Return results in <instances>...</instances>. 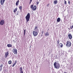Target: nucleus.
I'll return each instance as SVG.
<instances>
[{
    "instance_id": "nucleus-3",
    "label": "nucleus",
    "mask_w": 73,
    "mask_h": 73,
    "mask_svg": "<svg viewBox=\"0 0 73 73\" xmlns=\"http://www.w3.org/2000/svg\"><path fill=\"white\" fill-rule=\"evenodd\" d=\"M34 5H32L30 6V8L31 9H32L33 11H35L37 8V7L36 5H34Z\"/></svg>"
},
{
    "instance_id": "nucleus-24",
    "label": "nucleus",
    "mask_w": 73,
    "mask_h": 73,
    "mask_svg": "<svg viewBox=\"0 0 73 73\" xmlns=\"http://www.w3.org/2000/svg\"><path fill=\"white\" fill-rule=\"evenodd\" d=\"M3 64H1L0 67H1V68H2L3 67Z\"/></svg>"
},
{
    "instance_id": "nucleus-18",
    "label": "nucleus",
    "mask_w": 73,
    "mask_h": 73,
    "mask_svg": "<svg viewBox=\"0 0 73 73\" xmlns=\"http://www.w3.org/2000/svg\"><path fill=\"white\" fill-rule=\"evenodd\" d=\"M45 36H49V33L47 32L45 34Z\"/></svg>"
},
{
    "instance_id": "nucleus-25",
    "label": "nucleus",
    "mask_w": 73,
    "mask_h": 73,
    "mask_svg": "<svg viewBox=\"0 0 73 73\" xmlns=\"http://www.w3.org/2000/svg\"><path fill=\"white\" fill-rule=\"evenodd\" d=\"M59 42H60V41H59V40H58L57 41V44H59Z\"/></svg>"
},
{
    "instance_id": "nucleus-7",
    "label": "nucleus",
    "mask_w": 73,
    "mask_h": 73,
    "mask_svg": "<svg viewBox=\"0 0 73 73\" xmlns=\"http://www.w3.org/2000/svg\"><path fill=\"white\" fill-rule=\"evenodd\" d=\"M8 55H9V52L8 51L7 52H6L5 54V58H7V57H8Z\"/></svg>"
},
{
    "instance_id": "nucleus-30",
    "label": "nucleus",
    "mask_w": 73,
    "mask_h": 73,
    "mask_svg": "<svg viewBox=\"0 0 73 73\" xmlns=\"http://www.w3.org/2000/svg\"><path fill=\"white\" fill-rule=\"evenodd\" d=\"M39 3V2L38 1L36 2V4H37V5H38V4Z\"/></svg>"
},
{
    "instance_id": "nucleus-13",
    "label": "nucleus",
    "mask_w": 73,
    "mask_h": 73,
    "mask_svg": "<svg viewBox=\"0 0 73 73\" xmlns=\"http://www.w3.org/2000/svg\"><path fill=\"white\" fill-rule=\"evenodd\" d=\"M17 63V60H15L14 62V63H13L12 65V67H14V66H15V64H16Z\"/></svg>"
},
{
    "instance_id": "nucleus-8",
    "label": "nucleus",
    "mask_w": 73,
    "mask_h": 73,
    "mask_svg": "<svg viewBox=\"0 0 73 73\" xmlns=\"http://www.w3.org/2000/svg\"><path fill=\"white\" fill-rule=\"evenodd\" d=\"M33 34L34 36H36L38 33H37V32L34 31L33 32Z\"/></svg>"
},
{
    "instance_id": "nucleus-4",
    "label": "nucleus",
    "mask_w": 73,
    "mask_h": 73,
    "mask_svg": "<svg viewBox=\"0 0 73 73\" xmlns=\"http://www.w3.org/2000/svg\"><path fill=\"white\" fill-rule=\"evenodd\" d=\"M71 42L69 41H67V43L66 44L67 47H70L71 46Z\"/></svg>"
},
{
    "instance_id": "nucleus-23",
    "label": "nucleus",
    "mask_w": 73,
    "mask_h": 73,
    "mask_svg": "<svg viewBox=\"0 0 73 73\" xmlns=\"http://www.w3.org/2000/svg\"><path fill=\"white\" fill-rule=\"evenodd\" d=\"M19 8L20 10H22L23 7H22V6H20Z\"/></svg>"
},
{
    "instance_id": "nucleus-12",
    "label": "nucleus",
    "mask_w": 73,
    "mask_h": 73,
    "mask_svg": "<svg viewBox=\"0 0 73 73\" xmlns=\"http://www.w3.org/2000/svg\"><path fill=\"white\" fill-rule=\"evenodd\" d=\"M23 68L21 67L20 68V73H23Z\"/></svg>"
},
{
    "instance_id": "nucleus-16",
    "label": "nucleus",
    "mask_w": 73,
    "mask_h": 73,
    "mask_svg": "<svg viewBox=\"0 0 73 73\" xmlns=\"http://www.w3.org/2000/svg\"><path fill=\"white\" fill-rule=\"evenodd\" d=\"M19 0H18L16 2V5H19Z\"/></svg>"
},
{
    "instance_id": "nucleus-32",
    "label": "nucleus",
    "mask_w": 73,
    "mask_h": 73,
    "mask_svg": "<svg viewBox=\"0 0 73 73\" xmlns=\"http://www.w3.org/2000/svg\"><path fill=\"white\" fill-rule=\"evenodd\" d=\"M49 3L47 5V7H48V6H49Z\"/></svg>"
},
{
    "instance_id": "nucleus-5",
    "label": "nucleus",
    "mask_w": 73,
    "mask_h": 73,
    "mask_svg": "<svg viewBox=\"0 0 73 73\" xmlns=\"http://www.w3.org/2000/svg\"><path fill=\"white\" fill-rule=\"evenodd\" d=\"M13 52L14 54H17V50L15 48L13 49Z\"/></svg>"
},
{
    "instance_id": "nucleus-35",
    "label": "nucleus",
    "mask_w": 73,
    "mask_h": 73,
    "mask_svg": "<svg viewBox=\"0 0 73 73\" xmlns=\"http://www.w3.org/2000/svg\"><path fill=\"white\" fill-rule=\"evenodd\" d=\"M18 15V14H17V15Z\"/></svg>"
},
{
    "instance_id": "nucleus-15",
    "label": "nucleus",
    "mask_w": 73,
    "mask_h": 73,
    "mask_svg": "<svg viewBox=\"0 0 73 73\" xmlns=\"http://www.w3.org/2000/svg\"><path fill=\"white\" fill-rule=\"evenodd\" d=\"M17 11V7H16L15 9L14 10L13 12L15 13L16 11Z\"/></svg>"
},
{
    "instance_id": "nucleus-29",
    "label": "nucleus",
    "mask_w": 73,
    "mask_h": 73,
    "mask_svg": "<svg viewBox=\"0 0 73 73\" xmlns=\"http://www.w3.org/2000/svg\"><path fill=\"white\" fill-rule=\"evenodd\" d=\"M68 3L69 5H70V1H68Z\"/></svg>"
},
{
    "instance_id": "nucleus-26",
    "label": "nucleus",
    "mask_w": 73,
    "mask_h": 73,
    "mask_svg": "<svg viewBox=\"0 0 73 73\" xmlns=\"http://www.w3.org/2000/svg\"><path fill=\"white\" fill-rule=\"evenodd\" d=\"M1 70H2V68L0 66V72H1Z\"/></svg>"
},
{
    "instance_id": "nucleus-14",
    "label": "nucleus",
    "mask_w": 73,
    "mask_h": 73,
    "mask_svg": "<svg viewBox=\"0 0 73 73\" xmlns=\"http://www.w3.org/2000/svg\"><path fill=\"white\" fill-rule=\"evenodd\" d=\"M7 46L9 48H10V47L12 48V44H7Z\"/></svg>"
},
{
    "instance_id": "nucleus-1",
    "label": "nucleus",
    "mask_w": 73,
    "mask_h": 73,
    "mask_svg": "<svg viewBox=\"0 0 73 73\" xmlns=\"http://www.w3.org/2000/svg\"><path fill=\"white\" fill-rule=\"evenodd\" d=\"M54 68L57 69H59L60 67V64H59V63H57V62H54Z\"/></svg>"
},
{
    "instance_id": "nucleus-27",
    "label": "nucleus",
    "mask_w": 73,
    "mask_h": 73,
    "mask_svg": "<svg viewBox=\"0 0 73 73\" xmlns=\"http://www.w3.org/2000/svg\"><path fill=\"white\" fill-rule=\"evenodd\" d=\"M64 4L65 5H66V1H64Z\"/></svg>"
},
{
    "instance_id": "nucleus-10",
    "label": "nucleus",
    "mask_w": 73,
    "mask_h": 73,
    "mask_svg": "<svg viewBox=\"0 0 73 73\" xmlns=\"http://www.w3.org/2000/svg\"><path fill=\"white\" fill-rule=\"evenodd\" d=\"M5 0H1L0 3L1 5H3L4 4L5 1Z\"/></svg>"
},
{
    "instance_id": "nucleus-28",
    "label": "nucleus",
    "mask_w": 73,
    "mask_h": 73,
    "mask_svg": "<svg viewBox=\"0 0 73 73\" xmlns=\"http://www.w3.org/2000/svg\"><path fill=\"white\" fill-rule=\"evenodd\" d=\"M32 0H30V3H29V4H31V3H32Z\"/></svg>"
},
{
    "instance_id": "nucleus-22",
    "label": "nucleus",
    "mask_w": 73,
    "mask_h": 73,
    "mask_svg": "<svg viewBox=\"0 0 73 73\" xmlns=\"http://www.w3.org/2000/svg\"><path fill=\"white\" fill-rule=\"evenodd\" d=\"M8 63L9 64L11 65V64H12V61H11V60L9 61L8 62Z\"/></svg>"
},
{
    "instance_id": "nucleus-33",
    "label": "nucleus",
    "mask_w": 73,
    "mask_h": 73,
    "mask_svg": "<svg viewBox=\"0 0 73 73\" xmlns=\"http://www.w3.org/2000/svg\"><path fill=\"white\" fill-rule=\"evenodd\" d=\"M63 73H66V72H64Z\"/></svg>"
},
{
    "instance_id": "nucleus-20",
    "label": "nucleus",
    "mask_w": 73,
    "mask_h": 73,
    "mask_svg": "<svg viewBox=\"0 0 73 73\" xmlns=\"http://www.w3.org/2000/svg\"><path fill=\"white\" fill-rule=\"evenodd\" d=\"M26 30L25 29L24 31V33H23V35L24 36H25V33H26Z\"/></svg>"
},
{
    "instance_id": "nucleus-19",
    "label": "nucleus",
    "mask_w": 73,
    "mask_h": 73,
    "mask_svg": "<svg viewBox=\"0 0 73 73\" xmlns=\"http://www.w3.org/2000/svg\"><path fill=\"white\" fill-rule=\"evenodd\" d=\"M57 3V0H55L54 1V4H56Z\"/></svg>"
},
{
    "instance_id": "nucleus-9",
    "label": "nucleus",
    "mask_w": 73,
    "mask_h": 73,
    "mask_svg": "<svg viewBox=\"0 0 73 73\" xmlns=\"http://www.w3.org/2000/svg\"><path fill=\"white\" fill-rule=\"evenodd\" d=\"M4 24V21L3 20H1L0 22V25H3Z\"/></svg>"
},
{
    "instance_id": "nucleus-17",
    "label": "nucleus",
    "mask_w": 73,
    "mask_h": 73,
    "mask_svg": "<svg viewBox=\"0 0 73 73\" xmlns=\"http://www.w3.org/2000/svg\"><path fill=\"white\" fill-rule=\"evenodd\" d=\"M60 18H58L57 19V22H60Z\"/></svg>"
},
{
    "instance_id": "nucleus-31",
    "label": "nucleus",
    "mask_w": 73,
    "mask_h": 73,
    "mask_svg": "<svg viewBox=\"0 0 73 73\" xmlns=\"http://www.w3.org/2000/svg\"><path fill=\"white\" fill-rule=\"evenodd\" d=\"M73 28V25H72L71 27V29H72Z\"/></svg>"
},
{
    "instance_id": "nucleus-6",
    "label": "nucleus",
    "mask_w": 73,
    "mask_h": 73,
    "mask_svg": "<svg viewBox=\"0 0 73 73\" xmlns=\"http://www.w3.org/2000/svg\"><path fill=\"white\" fill-rule=\"evenodd\" d=\"M34 30L35 32H38V31H39V30H38V27L37 26H35V27Z\"/></svg>"
},
{
    "instance_id": "nucleus-34",
    "label": "nucleus",
    "mask_w": 73,
    "mask_h": 73,
    "mask_svg": "<svg viewBox=\"0 0 73 73\" xmlns=\"http://www.w3.org/2000/svg\"><path fill=\"white\" fill-rule=\"evenodd\" d=\"M71 27H72V26H71L70 27V28H71Z\"/></svg>"
},
{
    "instance_id": "nucleus-11",
    "label": "nucleus",
    "mask_w": 73,
    "mask_h": 73,
    "mask_svg": "<svg viewBox=\"0 0 73 73\" xmlns=\"http://www.w3.org/2000/svg\"><path fill=\"white\" fill-rule=\"evenodd\" d=\"M68 36L69 37V39L70 40H71L72 38V35H71V34L69 33L68 34Z\"/></svg>"
},
{
    "instance_id": "nucleus-21",
    "label": "nucleus",
    "mask_w": 73,
    "mask_h": 73,
    "mask_svg": "<svg viewBox=\"0 0 73 73\" xmlns=\"http://www.w3.org/2000/svg\"><path fill=\"white\" fill-rule=\"evenodd\" d=\"M59 45H60V47H61V48L62 47V46H62V44L61 43H60Z\"/></svg>"
},
{
    "instance_id": "nucleus-2",
    "label": "nucleus",
    "mask_w": 73,
    "mask_h": 73,
    "mask_svg": "<svg viewBox=\"0 0 73 73\" xmlns=\"http://www.w3.org/2000/svg\"><path fill=\"white\" fill-rule=\"evenodd\" d=\"M25 19L27 22H28L29 21V19H30V13H29L27 14L25 17Z\"/></svg>"
}]
</instances>
